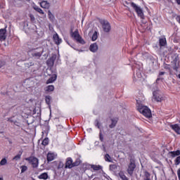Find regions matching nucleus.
Segmentation results:
<instances>
[{"label": "nucleus", "instance_id": "1", "mask_svg": "<svg viewBox=\"0 0 180 180\" xmlns=\"http://www.w3.org/2000/svg\"><path fill=\"white\" fill-rule=\"evenodd\" d=\"M138 110L145 117L150 119V117H153V114L151 113V110L148 108V107L143 105L142 104H139Z\"/></svg>", "mask_w": 180, "mask_h": 180}, {"label": "nucleus", "instance_id": "2", "mask_svg": "<svg viewBox=\"0 0 180 180\" xmlns=\"http://www.w3.org/2000/svg\"><path fill=\"white\" fill-rule=\"evenodd\" d=\"M136 169V160L131 157L129 159V163L128 164V168L127 172H128L130 176H133V174L134 173V170Z\"/></svg>", "mask_w": 180, "mask_h": 180}, {"label": "nucleus", "instance_id": "3", "mask_svg": "<svg viewBox=\"0 0 180 180\" xmlns=\"http://www.w3.org/2000/svg\"><path fill=\"white\" fill-rule=\"evenodd\" d=\"M70 35L74 40H76L77 43H79V44H85V40H84L81 35H79L78 30H76L75 32H71Z\"/></svg>", "mask_w": 180, "mask_h": 180}, {"label": "nucleus", "instance_id": "4", "mask_svg": "<svg viewBox=\"0 0 180 180\" xmlns=\"http://www.w3.org/2000/svg\"><path fill=\"white\" fill-rule=\"evenodd\" d=\"M172 61L171 62L172 67L174 71H178L179 68V56L174 53L172 56Z\"/></svg>", "mask_w": 180, "mask_h": 180}, {"label": "nucleus", "instance_id": "5", "mask_svg": "<svg viewBox=\"0 0 180 180\" xmlns=\"http://www.w3.org/2000/svg\"><path fill=\"white\" fill-rule=\"evenodd\" d=\"M131 6L135 11L139 18H141V19H144V13L143 12V8H141V6H137V4H136L134 2L131 3Z\"/></svg>", "mask_w": 180, "mask_h": 180}, {"label": "nucleus", "instance_id": "6", "mask_svg": "<svg viewBox=\"0 0 180 180\" xmlns=\"http://www.w3.org/2000/svg\"><path fill=\"white\" fill-rule=\"evenodd\" d=\"M26 161H28L30 164L32 166V168H37L39 167V159L36 157H29L25 158Z\"/></svg>", "mask_w": 180, "mask_h": 180}, {"label": "nucleus", "instance_id": "7", "mask_svg": "<svg viewBox=\"0 0 180 180\" xmlns=\"http://www.w3.org/2000/svg\"><path fill=\"white\" fill-rule=\"evenodd\" d=\"M101 23L102 25L103 30L105 33H109L111 29L110 23H109L108 20H103L101 22Z\"/></svg>", "mask_w": 180, "mask_h": 180}, {"label": "nucleus", "instance_id": "8", "mask_svg": "<svg viewBox=\"0 0 180 180\" xmlns=\"http://www.w3.org/2000/svg\"><path fill=\"white\" fill-rule=\"evenodd\" d=\"M44 49L41 47L37 48L35 51L32 54L34 58H39L43 54Z\"/></svg>", "mask_w": 180, "mask_h": 180}, {"label": "nucleus", "instance_id": "9", "mask_svg": "<svg viewBox=\"0 0 180 180\" xmlns=\"http://www.w3.org/2000/svg\"><path fill=\"white\" fill-rule=\"evenodd\" d=\"M153 99H155L156 102H162L164 98L162 97V95L160 94V91H153Z\"/></svg>", "mask_w": 180, "mask_h": 180}, {"label": "nucleus", "instance_id": "10", "mask_svg": "<svg viewBox=\"0 0 180 180\" xmlns=\"http://www.w3.org/2000/svg\"><path fill=\"white\" fill-rule=\"evenodd\" d=\"M57 60V55H53L50 58L46 60L48 67H53L54 65V61Z\"/></svg>", "mask_w": 180, "mask_h": 180}, {"label": "nucleus", "instance_id": "11", "mask_svg": "<svg viewBox=\"0 0 180 180\" xmlns=\"http://www.w3.org/2000/svg\"><path fill=\"white\" fill-rule=\"evenodd\" d=\"M53 39V41L57 44V46L61 44V41H63L60 37H58V34H54Z\"/></svg>", "mask_w": 180, "mask_h": 180}, {"label": "nucleus", "instance_id": "12", "mask_svg": "<svg viewBox=\"0 0 180 180\" xmlns=\"http://www.w3.org/2000/svg\"><path fill=\"white\" fill-rule=\"evenodd\" d=\"M40 6L44 9H49L50 8V3L47 1H42L40 3Z\"/></svg>", "mask_w": 180, "mask_h": 180}, {"label": "nucleus", "instance_id": "13", "mask_svg": "<svg viewBox=\"0 0 180 180\" xmlns=\"http://www.w3.org/2000/svg\"><path fill=\"white\" fill-rule=\"evenodd\" d=\"M74 167L72 159L71 158H68L66 161L65 168H72Z\"/></svg>", "mask_w": 180, "mask_h": 180}, {"label": "nucleus", "instance_id": "14", "mask_svg": "<svg viewBox=\"0 0 180 180\" xmlns=\"http://www.w3.org/2000/svg\"><path fill=\"white\" fill-rule=\"evenodd\" d=\"M170 127L177 134H180V127L178 124H172L170 125Z\"/></svg>", "mask_w": 180, "mask_h": 180}, {"label": "nucleus", "instance_id": "15", "mask_svg": "<svg viewBox=\"0 0 180 180\" xmlns=\"http://www.w3.org/2000/svg\"><path fill=\"white\" fill-rule=\"evenodd\" d=\"M159 44L160 46H167V38H165V36L159 38Z\"/></svg>", "mask_w": 180, "mask_h": 180}, {"label": "nucleus", "instance_id": "16", "mask_svg": "<svg viewBox=\"0 0 180 180\" xmlns=\"http://www.w3.org/2000/svg\"><path fill=\"white\" fill-rule=\"evenodd\" d=\"M143 180H151V174L148 171L145 170L143 176Z\"/></svg>", "mask_w": 180, "mask_h": 180}, {"label": "nucleus", "instance_id": "17", "mask_svg": "<svg viewBox=\"0 0 180 180\" xmlns=\"http://www.w3.org/2000/svg\"><path fill=\"white\" fill-rule=\"evenodd\" d=\"M6 39V27L4 29H1V40H5Z\"/></svg>", "mask_w": 180, "mask_h": 180}, {"label": "nucleus", "instance_id": "18", "mask_svg": "<svg viewBox=\"0 0 180 180\" xmlns=\"http://www.w3.org/2000/svg\"><path fill=\"white\" fill-rule=\"evenodd\" d=\"M39 179L46 180L49 179V174L47 172H44L38 176Z\"/></svg>", "mask_w": 180, "mask_h": 180}, {"label": "nucleus", "instance_id": "19", "mask_svg": "<svg viewBox=\"0 0 180 180\" xmlns=\"http://www.w3.org/2000/svg\"><path fill=\"white\" fill-rule=\"evenodd\" d=\"M56 79H57V75H55L51 77L46 81V84H53V82H54V81H56Z\"/></svg>", "mask_w": 180, "mask_h": 180}, {"label": "nucleus", "instance_id": "20", "mask_svg": "<svg viewBox=\"0 0 180 180\" xmlns=\"http://www.w3.org/2000/svg\"><path fill=\"white\" fill-rule=\"evenodd\" d=\"M169 153L170 154L171 157H172V158H174V157L180 155V150H177L176 151H171Z\"/></svg>", "mask_w": 180, "mask_h": 180}, {"label": "nucleus", "instance_id": "21", "mask_svg": "<svg viewBox=\"0 0 180 180\" xmlns=\"http://www.w3.org/2000/svg\"><path fill=\"white\" fill-rule=\"evenodd\" d=\"M90 167L94 171H99L102 169V166L101 165H91Z\"/></svg>", "mask_w": 180, "mask_h": 180}, {"label": "nucleus", "instance_id": "22", "mask_svg": "<svg viewBox=\"0 0 180 180\" xmlns=\"http://www.w3.org/2000/svg\"><path fill=\"white\" fill-rule=\"evenodd\" d=\"M118 175H119L120 178L122 179V180H129V178H127V176H126V175L124 174V172H123L122 171H120L118 173Z\"/></svg>", "mask_w": 180, "mask_h": 180}, {"label": "nucleus", "instance_id": "23", "mask_svg": "<svg viewBox=\"0 0 180 180\" xmlns=\"http://www.w3.org/2000/svg\"><path fill=\"white\" fill-rule=\"evenodd\" d=\"M111 124L109 125L110 129H113L116 127V124H117V120L115 119H111Z\"/></svg>", "mask_w": 180, "mask_h": 180}, {"label": "nucleus", "instance_id": "24", "mask_svg": "<svg viewBox=\"0 0 180 180\" xmlns=\"http://www.w3.org/2000/svg\"><path fill=\"white\" fill-rule=\"evenodd\" d=\"M53 91H54V86L53 85H49V86H47L45 88V91L46 92H53Z\"/></svg>", "mask_w": 180, "mask_h": 180}, {"label": "nucleus", "instance_id": "25", "mask_svg": "<svg viewBox=\"0 0 180 180\" xmlns=\"http://www.w3.org/2000/svg\"><path fill=\"white\" fill-rule=\"evenodd\" d=\"M34 11L38 12V13H40V15H44V11H43V10L41 8H40V7L36 6L34 7Z\"/></svg>", "mask_w": 180, "mask_h": 180}, {"label": "nucleus", "instance_id": "26", "mask_svg": "<svg viewBox=\"0 0 180 180\" xmlns=\"http://www.w3.org/2000/svg\"><path fill=\"white\" fill-rule=\"evenodd\" d=\"M54 160V154L53 153H48L47 154V161L50 162V161H53Z\"/></svg>", "mask_w": 180, "mask_h": 180}, {"label": "nucleus", "instance_id": "27", "mask_svg": "<svg viewBox=\"0 0 180 180\" xmlns=\"http://www.w3.org/2000/svg\"><path fill=\"white\" fill-rule=\"evenodd\" d=\"M45 101L46 103L49 105V106H50V105L51 104V96H46L45 97Z\"/></svg>", "mask_w": 180, "mask_h": 180}, {"label": "nucleus", "instance_id": "28", "mask_svg": "<svg viewBox=\"0 0 180 180\" xmlns=\"http://www.w3.org/2000/svg\"><path fill=\"white\" fill-rule=\"evenodd\" d=\"M105 161H107V162H112V158L109 154H105Z\"/></svg>", "mask_w": 180, "mask_h": 180}, {"label": "nucleus", "instance_id": "29", "mask_svg": "<svg viewBox=\"0 0 180 180\" xmlns=\"http://www.w3.org/2000/svg\"><path fill=\"white\" fill-rule=\"evenodd\" d=\"M89 50L90 51L95 53L96 51H98V46H90Z\"/></svg>", "mask_w": 180, "mask_h": 180}, {"label": "nucleus", "instance_id": "30", "mask_svg": "<svg viewBox=\"0 0 180 180\" xmlns=\"http://www.w3.org/2000/svg\"><path fill=\"white\" fill-rule=\"evenodd\" d=\"M96 39H98V32L96 31H95L91 37L92 41H95V40H96Z\"/></svg>", "mask_w": 180, "mask_h": 180}, {"label": "nucleus", "instance_id": "31", "mask_svg": "<svg viewBox=\"0 0 180 180\" xmlns=\"http://www.w3.org/2000/svg\"><path fill=\"white\" fill-rule=\"evenodd\" d=\"M42 146H49V138H45L41 143Z\"/></svg>", "mask_w": 180, "mask_h": 180}, {"label": "nucleus", "instance_id": "32", "mask_svg": "<svg viewBox=\"0 0 180 180\" xmlns=\"http://www.w3.org/2000/svg\"><path fill=\"white\" fill-rule=\"evenodd\" d=\"M48 16H49L50 20H54V15H53V13H51V11H48Z\"/></svg>", "mask_w": 180, "mask_h": 180}, {"label": "nucleus", "instance_id": "33", "mask_svg": "<svg viewBox=\"0 0 180 180\" xmlns=\"http://www.w3.org/2000/svg\"><path fill=\"white\" fill-rule=\"evenodd\" d=\"M20 169H21V174L26 172V170L27 169V166H26V165L21 166Z\"/></svg>", "mask_w": 180, "mask_h": 180}, {"label": "nucleus", "instance_id": "34", "mask_svg": "<svg viewBox=\"0 0 180 180\" xmlns=\"http://www.w3.org/2000/svg\"><path fill=\"white\" fill-rule=\"evenodd\" d=\"M115 169H117V165H110V170L115 171Z\"/></svg>", "mask_w": 180, "mask_h": 180}, {"label": "nucleus", "instance_id": "35", "mask_svg": "<svg viewBox=\"0 0 180 180\" xmlns=\"http://www.w3.org/2000/svg\"><path fill=\"white\" fill-rule=\"evenodd\" d=\"M22 156L21 154H18L17 155H15L13 160H14L15 161H19V160H20V157Z\"/></svg>", "mask_w": 180, "mask_h": 180}, {"label": "nucleus", "instance_id": "36", "mask_svg": "<svg viewBox=\"0 0 180 180\" xmlns=\"http://www.w3.org/2000/svg\"><path fill=\"white\" fill-rule=\"evenodd\" d=\"M25 67H27V68H30V67H32V65H34V63H33L32 62H30L25 63Z\"/></svg>", "mask_w": 180, "mask_h": 180}, {"label": "nucleus", "instance_id": "37", "mask_svg": "<svg viewBox=\"0 0 180 180\" xmlns=\"http://www.w3.org/2000/svg\"><path fill=\"white\" fill-rule=\"evenodd\" d=\"M7 162H8V160H6V158H3L1 160V165H6Z\"/></svg>", "mask_w": 180, "mask_h": 180}, {"label": "nucleus", "instance_id": "38", "mask_svg": "<svg viewBox=\"0 0 180 180\" xmlns=\"http://www.w3.org/2000/svg\"><path fill=\"white\" fill-rule=\"evenodd\" d=\"M81 164V161L79 160H76L75 162H73V167H78Z\"/></svg>", "mask_w": 180, "mask_h": 180}, {"label": "nucleus", "instance_id": "39", "mask_svg": "<svg viewBox=\"0 0 180 180\" xmlns=\"http://www.w3.org/2000/svg\"><path fill=\"white\" fill-rule=\"evenodd\" d=\"M180 164V156H178L175 160V165H179Z\"/></svg>", "mask_w": 180, "mask_h": 180}, {"label": "nucleus", "instance_id": "40", "mask_svg": "<svg viewBox=\"0 0 180 180\" xmlns=\"http://www.w3.org/2000/svg\"><path fill=\"white\" fill-rule=\"evenodd\" d=\"M30 18L31 22H34V20H36V18H34V15L33 14H30Z\"/></svg>", "mask_w": 180, "mask_h": 180}, {"label": "nucleus", "instance_id": "41", "mask_svg": "<svg viewBox=\"0 0 180 180\" xmlns=\"http://www.w3.org/2000/svg\"><path fill=\"white\" fill-rule=\"evenodd\" d=\"M96 126L98 127V129H101V125H99V121L98 120H96Z\"/></svg>", "mask_w": 180, "mask_h": 180}, {"label": "nucleus", "instance_id": "42", "mask_svg": "<svg viewBox=\"0 0 180 180\" xmlns=\"http://www.w3.org/2000/svg\"><path fill=\"white\" fill-rule=\"evenodd\" d=\"M165 70H169V72H170V74H171V68H169V65H166L165 66Z\"/></svg>", "mask_w": 180, "mask_h": 180}, {"label": "nucleus", "instance_id": "43", "mask_svg": "<svg viewBox=\"0 0 180 180\" xmlns=\"http://www.w3.org/2000/svg\"><path fill=\"white\" fill-rule=\"evenodd\" d=\"M99 138H100L101 141H103V135L102 134V132H100Z\"/></svg>", "mask_w": 180, "mask_h": 180}, {"label": "nucleus", "instance_id": "44", "mask_svg": "<svg viewBox=\"0 0 180 180\" xmlns=\"http://www.w3.org/2000/svg\"><path fill=\"white\" fill-rule=\"evenodd\" d=\"M63 167H64V164H63V162H60L58 166V169H60V168H63Z\"/></svg>", "mask_w": 180, "mask_h": 180}, {"label": "nucleus", "instance_id": "45", "mask_svg": "<svg viewBox=\"0 0 180 180\" xmlns=\"http://www.w3.org/2000/svg\"><path fill=\"white\" fill-rule=\"evenodd\" d=\"M177 175H178L179 180H180V168L177 170Z\"/></svg>", "mask_w": 180, "mask_h": 180}, {"label": "nucleus", "instance_id": "46", "mask_svg": "<svg viewBox=\"0 0 180 180\" xmlns=\"http://www.w3.org/2000/svg\"><path fill=\"white\" fill-rule=\"evenodd\" d=\"M77 47H78V46H75L73 47V49H74L75 50H77V51H82V50H79L78 49H77Z\"/></svg>", "mask_w": 180, "mask_h": 180}, {"label": "nucleus", "instance_id": "47", "mask_svg": "<svg viewBox=\"0 0 180 180\" xmlns=\"http://www.w3.org/2000/svg\"><path fill=\"white\" fill-rule=\"evenodd\" d=\"M164 74H165V72H160L159 73V75L161 76V75H164Z\"/></svg>", "mask_w": 180, "mask_h": 180}, {"label": "nucleus", "instance_id": "48", "mask_svg": "<svg viewBox=\"0 0 180 180\" xmlns=\"http://www.w3.org/2000/svg\"><path fill=\"white\" fill-rule=\"evenodd\" d=\"M176 2L178 5H180V0H176Z\"/></svg>", "mask_w": 180, "mask_h": 180}, {"label": "nucleus", "instance_id": "49", "mask_svg": "<svg viewBox=\"0 0 180 180\" xmlns=\"http://www.w3.org/2000/svg\"><path fill=\"white\" fill-rule=\"evenodd\" d=\"M91 46H96V44H91Z\"/></svg>", "mask_w": 180, "mask_h": 180}, {"label": "nucleus", "instance_id": "50", "mask_svg": "<svg viewBox=\"0 0 180 180\" xmlns=\"http://www.w3.org/2000/svg\"><path fill=\"white\" fill-rule=\"evenodd\" d=\"M156 81H157V82L160 81V78H158V79H156Z\"/></svg>", "mask_w": 180, "mask_h": 180}, {"label": "nucleus", "instance_id": "51", "mask_svg": "<svg viewBox=\"0 0 180 180\" xmlns=\"http://www.w3.org/2000/svg\"><path fill=\"white\" fill-rule=\"evenodd\" d=\"M178 78H179V79H180V74L178 75Z\"/></svg>", "mask_w": 180, "mask_h": 180}, {"label": "nucleus", "instance_id": "52", "mask_svg": "<svg viewBox=\"0 0 180 180\" xmlns=\"http://www.w3.org/2000/svg\"><path fill=\"white\" fill-rule=\"evenodd\" d=\"M9 143H10V144H12V141H9Z\"/></svg>", "mask_w": 180, "mask_h": 180}, {"label": "nucleus", "instance_id": "53", "mask_svg": "<svg viewBox=\"0 0 180 180\" xmlns=\"http://www.w3.org/2000/svg\"><path fill=\"white\" fill-rule=\"evenodd\" d=\"M1 180H4V179L1 178Z\"/></svg>", "mask_w": 180, "mask_h": 180}, {"label": "nucleus", "instance_id": "54", "mask_svg": "<svg viewBox=\"0 0 180 180\" xmlns=\"http://www.w3.org/2000/svg\"><path fill=\"white\" fill-rule=\"evenodd\" d=\"M27 1H30V0H27Z\"/></svg>", "mask_w": 180, "mask_h": 180}, {"label": "nucleus", "instance_id": "55", "mask_svg": "<svg viewBox=\"0 0 180 180\" xmlns=\"http://www.w3.org/2000/svg\"><path fill=\"white\" fill-rule=\"evenodd\" d=\"M0 180H1V179H0Z\"/></svg>", "mask_w": 180, "mask_h": 180}]
</instances>
